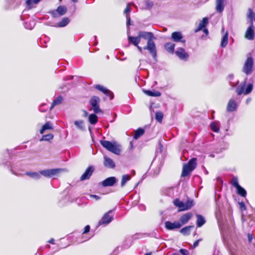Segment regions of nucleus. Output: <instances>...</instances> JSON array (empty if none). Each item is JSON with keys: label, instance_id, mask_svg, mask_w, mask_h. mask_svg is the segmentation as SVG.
Returning a JSON list of instances; mask_svg holds the SVG:
<instances>
[{"label": "nucleus", "instance_id": "5", "mask_svg": "<svg viewBox=\"0 0 255 255\" xmlns=\"http://www.w3.org/2000/svg\"><path fill=\"white\" fill-rule=\"evenodd\" d=\"M253 58L251 57H248L244 64L243 71L246 75L251 74L253 72Z\"/></svg>", "mask_w": 255, "mask_h": 255}, {"label": "nucleus", "instance_id": "56", "mask_svg": "<svg viewBox=\"0 0 255 255\" xmlns=\"http://www.w3.org/2000/svg\"><path fill=\"white\" fill-rule=\"evenodd\" d=\"M179 252L182 255H188L189 253L187 250L185 249H180L179 251Z\"/></svg>", "mask_w": 255, "mask_h": 255}, {"label": "nucleus", "instance_id": "3", "mask_svg": "<svg viewBox=\"0 0 255 255\" xmlns=\"http://www.w3.org/2000/svg\"><path fill=\"white\" fill-rule=\"evenodd\" d=\"M174 204L178 207L179 211H182L191 209L194 205V202L193 200L189 199L186 202H184L178 199H176L174 201Z\"/></svg>", "mask_w": 255, "mask_h": 255}, {"label": "nucleus", "instance_id": "15", "mask_svg": "<svg viewBox=\"0 0 255 255\" xmlns=\"http://www.w3.org/2000/svg\"><path fill=\"white\" fill-rule=\"evenodd\" d=\"M141 10H150L153 6V2L149 0H146L139 4Z\"/></svg>", "mask_w": 255, "mask_h": 255}, {"label": "nucleus", "instance_id": "53", "mask_svg": "<svg viewBox=\"0 0 255 255\" xmlns=\"http://www.w3.org/2000/svg\"><path fill=\"white\" fill-rule=\"evenodd\" d=\"M49 13L51 14V15L52 16V17L55 18L58 17L59 15L58 12L57 11V10H52L51 11L49 12Z\"/></svg>", "mask_w": 255, "mask_h": 255}, {"label": "nucleus", "instance_id": "57", "mask_svg": "<svg viewBox=\"0 0 255 255\" xmlns=\"http://www.w3.org/2000/svg\"><path fill=\"white\" fill-rule=\"evenodd\" d=\"M90 226L89 225H87L85 228H84V232H83V234H87V233H88L89 231H90Z\"/></svg>", "mask_w": 255, "mask_h": 255}, {"label": "nucleus", "instance_id": "7", "mask_svg": "<svg viewBox=\"0 0 255 255\" xmlns=\"http://www.w3.org/2000/svg\"><path fill=\"white\" fill-rule=\"evenodd\" d=\"M61 170L60 169H48L40 170V174L47 178H51L57 175Z\"/></svg>", "mask_w": 255, "mask_h": 255}, {"label": "nucleus", "instance_id": "27", "mask_svg": "<svg viewBox=\"0 0 255 255\" xmlns=\"http://www.w3.org/2000/svg\"><path fill=\"white\" fill-rule=\"evenodd\" d=\"M144 93L151 97H159L161 96V93L157 91L143 90Z\"/></svg>", "mask_w": 255, "mask_h": 255}, {"label": "nucleus", "instance_id": "36", "mask_svg": "<svg viewBox=\"0 0 255 255\" xmlns=\"http://www.w3.org/2000/svg\"><path fill=\"white\" fill-rule=\"evenodd\" d=\"M144 130L142 128H138L135 131V133L133 138L135 139H137L140 136L144 134Z\"/></svg>", "mask_w": 255, "mask_h": 255}, {"label": "nucleus", "instance_id": "48", "mask_svg": "<svg viewBox=\"0 0 255 255\" xmlns=\"http://www.w3.org/2000/svg\"><path fill=\"white\" fill-rule=\"evenodd\" d=\"M126 19H127V26L128 27V29H129V26L132 24L131 23V20L130 18V15L129 14H126Z\"/></svg>", "mask_w": 255, "mask_h": 255}, {"label": "nucleus", "instance_id": "9", "mask_svg": "<svg viewBox=\"0 0 255 255\" xmlns=\"http://www.w3.org/2000/svg\"><path fill=\"white\" fill-rule=\"evenodd\" d=\"M175 54L180 60L186 61L189 58L188 54L183 48H178L175 51Z\"/></svg>", "mask_w": 255, "mask_h": 255}, {"label": "nucleus", "instance_id": "58", "mask_svg": "<svg viewBox=\"0 0 255 255\" xmlns=\"http://www.w3.org/2000/svg\"><path fill=\"white\" fill-rule=\"evenodd\" d=\"M201 240H202L201 239H199V240H198L196 241L194 243V244H193V245L192 248H195L196 247H197L198 246L199 242H200Z\"/></svg>", "mask_w": 255, "mask_h": 255}, {"label": "nucleus", "instance_id": "2", "mask_svg": "<svg viewBox=\"0 0 255 255\" xmlns=\"http://www.w3.org/2000/svg\"><path fill=\"white\" fill-rule=\"evenodd\" d=\"M196 158H191L187 164H184L183 167L181 176L186 177L193 171L197 166Z\"/></svg>", "mask_w": 255, "mask_h": 255}, {"label": "nucleus", "instance_id": "63", "mask_svg": "<svg viewBox=\"0 0 255 255\" xmlns=\"http://www.w3.org/2000/svg\"><path fill=\"white\" fill-rule=\"evenodd\" d=\"M2 164L7 166V167H9L10 165L9 162H8L7 161H5V162H3Z\"/></svg>", "mask_w": 255, "mask_h": 255}, {"label": "nucleus", "instance_id": "8", "mask_svg": "<svg viewBox=\"0 0 255 255\" xmlns=\"http://www.w3.org/2000/svg\"><path fill=\"white\" fill-rule=\"evenodd\" d=\"M182 227V225L178 221L171 222L170 221H166L165 222V228L167 230H174L180 229Z\"/></svg>", "mask_w": 255, "mask_h": 255}, {"label": "nucleus", "instance_id": "40", "mask_svg": "<svg viewBox=\"0 0 255 255\" xmlns=\"http://www.w3.org/2000/svg\"><path fill=\"white\" fill-rule=\"evenodd\" d=\"M101 144L106 149L108 150L112 142L108 140H100Z\"/></svg>", "mask_w": 255, "mask_h": 255}, {"label": "nucleus", "instance_id": "19", "mask_svg": "<svg viewBox=\"0 0 255 255\" xmlns=\"http://www.w3.org/2000/svg\"><path fill=\"white\" fill-rule=\"evenodd\" d=\"M108 150L117 155L120 154L121 152L120 148L115 143H112Z\"/></svg>", "mask_w": 255, "mask_h": 255}, {"label": "nucleus", "instance_id": "46", "mask_svg": "<svg viewBox=\"0 0 255 255\" xmlns=\"http://www.w3.org/2000/svg\"><path fill=\"white\" fill-rule=\"evenodd\" d=\"M95 88L100 91L101 92H103L104 94L105 93V92H108L107 91V89L104 87H103V86H101L100 85H96L95 86Z\"/></svg>", "mask_w": 255, "mask_h": 255}, {"label": "nucleus", "instance_id": "12", "mask_svg": "<svg viewBox=\"0 0 255 255\" xmlns=\"http://www.w3.org/2000/svg\"><path fill=\"white\" fill-rule=\"evenodd\" d=\"M117 182V179L115 177H110L107 178L102 182L103 187L113 186Z\"/></svg>", "mask_w": 255, "mask_h": 255}, {"label": "nucleus", "instance_id": "59", "mask_svg": "<svg viewBox=\"0 0 255 255\" xmlns=\"http://www.w3.org/2000/svg\"><path fill=\"white\" fill-rule=\"evenodd\" d=\"M248 238L249 242H251L253 239V235L251 234H249L248 235Z\"/></svg>", "mask_w": 255, "mask_h": 255}, {"label": "nucleus", "instance_id": "43", "mask_svg": "<svg viewBox=\"0 0 255 255\" xmlns=\"http://www.w3.org/2000/svg\"><path fill=\"white\" fill-rule=\"evenodd\" d=\"M163 117V114L161 112H156L155 114V119L159 123H161Z\"/></svg>", "mask_w": 255, "mask_h": 255}, {"label": "nucleus", "instance_id": "10", "mask_svg": "<svg viewBox=\"0 0 255 255\" xmlns=\"http://www.w3.org/2000/svg\"><path fill=\"white\" fill-rule=\"evenodd\" d=\"M94 171V168L92 166H89L85 172L80 177V180L84 181L90 179Z\"/></svg>", "mask_w": 255, "mask_h": 255}, {"label": "nucleus", "instance_id": "64", "mask_svg": "<svg viewBox=\"0 0 255 255\" xmlns=\"http://www.w3.org/2000/svg\"><path fill=\"white\" fill-rule=\"evenodd\" d=\"M55 240L54 239H51L49 241H48V243L51 244H54Z\"/></svg>", "mask_w": 255, "mask_h": 255}, {"label": "nucleus", "instance_id": "52", "mask_svg": "<svg viewBox=\"0 0 255 255\" xmlns=\"http://www.w3.org/2000/svg\"><path fill=\"white\" fill-rule=\"evenodd\" d=\"M232 185L235 187L236 188H238L239 186H240V185H239V183H238V179L237 178H234L233 179V181H232Z\"/></svg>", "mask_w": 255, "mask_h": 255}, {"label": "nucleus", "instance_id": "13", "mask_svg": "<svg viewBox=\"0 0 255 255\" xmlns=\"http://www.w3.org/2000/svg\"><path fill=\"white\" fill-rule=\"evenodd\" d=\"M192 217L193 214L192 213H187L180 217L179 221L178 222L180 223V224L182 225V226L183 225L186 224Z\"/></svg>", "mask_w": 255, "mask_h": 255}, {"label": "nucleus", "instance_id": "31", "mask_svg": "<svg viewBox=\"0 0 255 255\" xmlns=\"http://www.w3.org/2000/svg\"><path fill=\"white\" fill-rule=\"evenodd\" d=\"M70 22V19L67 17H65L57 23V26L60 27H62L66 26Z\"/></svg>", "mask_w": 255, "mask_h": 255}, {"label": "nucleus", "instance_id": "41", "mask_svg": "<svg viewBox=\"0 0 255 255\" xmlns=\"http://www.w3.org/2000/svg\"><path fill=\"white\" fill-rule=\"evenodd\" d=\"M234 75L232 74H230L228 76V80L229 81L230 85L233 87H235L239 84V81H237L236 83H234L232 81L233 80Z\"/></svg>", "mask_w": 255, "mask_h": 255}, {"label": "nucleus", "instance_id": "21", "mask_svg": "<svg viewBox=\"0 0 255 255\" xmlns=\"http://www.w3.org/2000/svg\"><path fill=\"white\" fill-rule=\"evenodd\" d=\"M196 218H197V221H196V224L197 227H202L205 223L206 220L204 217L199 214H196Z\"/></svg>", "mask_w": 255, "mask_h": 255}, {"label": "nucleus", "instance_id": "29", "mask_svg": "<svg viewBox=\"0 0 255 255\" xmlns=\"http://www.w3.org/2000/svg\"><path fill=\"white\" fill-rule=\"evenodd\" d=\"M246 82L244 81L241 85L237 87L236 89V92L238 95H241L245 92V88L246 87Z\"/></svg>", "mask_w": 255, "mask_h": 255}, {"label": "nucleus", "instance_id": "37", "mask_svg": "<svg viewBox=\"0 0 255 255\" xmlns=\"http://www.w3.org/2000/svg\"><path fill=\"white\" fill-rule=\"evenodd\" d=\"M89 121L92 125L96 124L98 122V117L95 114L90 115L89 117Z\"/></svg>", "mask_w": 255, "mask_h": 255}, {"label": "nucleus", "instance_id": "35", "mask_svg": "<svg viewBox=\"0 0 255 255\" xmlns=\"http://www.w3.org/2000/svg\"><path fill=\"white\" fill-rule=\"evenodd\" d=\"M56 10L59 16L64 15L67 11V8L65 6L63 5L59 6Z\"/></svg>", "mask_w": 255, "mask_h": 255}, {"label": "nucleus", "instance_id": "4", "mask_svg": "<svg viewBox=\"0 0 255 255\" xmlns=\"http://www.w3.org/2000/svg\"><path fill=\"white\" fill-rule=\"evenodd\" d=\"M100 102V98L97 96H93L91 97L90 100V104L91 105L92 109L93 110L95 114H98L99 113H102V110L100 109L99 107V104Z\"/></svg>", "mask_w": 255, "mask_h": 255}, {"label": "nucleus", "instance_id": "34", "mask_svg": "<svg viewBox=\"0 0 255 255\" xmlns=\"http://www.w3.org/2000/svg\"><path fill=\"white\" fill-rule=\"evenodd\" d=\"M228 42V32H226V33L224 35V36L222 37L221 43V46L223 48L225 47Z\"/></svg>", "mask_w": 255, "mask_h": 255}, {"label": "nucleus", "instance_id": "17", "mask_svg": "<svg viewBox=\"0 0 255 255\" xmlns=\"http://www.w3.org/2000/svg\"><path fill=\"white\" fill-rule=\"evenodd\" d=\"M255 35L254 27H249L245 33V37L248 40H252L255 38Z\"/></svg>", "mask_w": 255, "mask_h": 255}, {"label": "nucleus", "instance_id": "28", "mask_svg": "<svg viewBox=\"0 0 255 255\" xmlns=\"http://www.w3.org/2000/svg\"><path fill=\"white\" fill-rule=\"evenodd\" d=\"M165 49L171 53H173L174 51L175 44L171 42H167L164 44Z\"/></svg>", "mask_w": 255, "mask_h": 255}, {"label": "nucleus", "instance_id": "50", "mask_svg": "<svg viewBox=\"0 0 255 255\" xmlns=\"http://www.w3.org/2000/svg\"><path fill=\"white\" fill-rule=\"evenodd\" d=\"M107 91L108 92H105V94L108 96V97H110V100H112L113 98H114V94L111 91H110L109 90L107 89Z\"/></svg>", "mask_w": 255, "mask_h": 255}, {"label": "nucleus", "instance_id": "54", "mask_svg": "<svg viewBox=\"0 0 255 255\" xmlns=\"http://www.w3.org/2000/svg\"><path fill=\"white\" fill-rule=\"evenodd\" d=\"M130 11H131V8L129 6V3H128L127 4V7L124 10V13L126 14H128V13L130 12Z\"/></svg>", "mask_w": 255, "mask_h": 255}, {"label": "nucleus", "instance_id": "61", "mask_svg": "<svg viewBox=\"0 0 255 255\" xmlns=\"http://www.w3.org/2000/svg\"><path fill=\"white\" fill-rule=\"evenodd\" d=\"M91 197L94 198L96 200L100 199V197L96 195H91Z\"/></svg>", "mask_w": 255, "mask_h": 255}, {"label": "nucleus", "instance_id": "55", "mask_svg": "<svg viewBox=\"0 0 255 255\" xmlns=\"http://www.w3.org/2000/svg\"><path fill=\"white\" fill-rule=\"evenodd\" d=\"M239 205L242 211H244L246 209V205L244 202H240Z\"/></svg>", "mask_w": 255, "mask_h": 255}, {"label": "nucleus", "instance_id": "16", "mask_svg": "<svg viewBox=\"0 0 255 255\" xmlns=\"http://www.w3.org/2000/svg\"><path fill=\"white\" fill-rule=\"evenodd\" d=\"M104 165L105 167L109 168H114L116 167V164L114 161L110 158L104 156Z\"/></svg>", "mask_w": 255, "mask_h": 255}, {"label": "nucleus", "instance_id": "20", "mask_svg": "<svg viewBox=\"0 0 255 255\" xmlns=\"http://www.w3.org/2000/svg\"><path fill=\"white\" fill-rule=\"evenodd\" d=\"M108 150L117 155L120 154L121 152L120 148L115 143H112Z\"/></svg>", "mask_w": 255, "mask_h": 255}, {"label": "nucleus", "instance_id": "60", "mask_svg": "<svg viewBox=\"0 0 255 255\" xmlns=\"http://www.w3.org/2000/svg\"><path fill=\"white\" fill-rule=\"evenodd\" d=\"M254 19H249L248 22L250 24V26L249 27H254Z\"/></svg>", "mask_w": 255, "mask_h": 255}, {"label": "nucleus", "instance_id": "6", "mask_svg": "<svg viewBox=\"0 0 255 255\" xmlns=\"http://www.w3.org/2000/svg\"><path fill=\"white\" fill-rule=\"evenodd\" d=\"M113 210H110L105 213L101 220L99 222V225H107L111 223L113 219Z\"/></svg>", "mask_w": 255, "mask_h": 255}, {"label": "nucleus", "instance_id": "14", "mask_svg": "<svg viewBox=\"0 0 255 255\" xmlns=\"http://www.w3.org/2000/svg\"><path fill=\"white\" fill-rule=\"evenodd\" d=\"M238 107V104L233 99H231L227 106V111L229 112H232L236 110Z\"/></svg>", "mask_w": 255, "mask_h": 255}, {"label": "nucleus", "instance_id": "11", "mask_svg": "<svg viewBox=\"0 0 255 255\" xmlns=\"http://www.w3.org/2000/svg\"><path fill=\"white\" fill-rule=\"evenodd\" d=\"M183 35L181 32H173L171 34V39L175 42H181L183 43H185L186 40L185 39H183Z\"/></svg>", "mask_w": 255, "mask_h": 255}, {"label": "nucleus", "instance_id": "18", "mask_svg": "<svg viewBox=\"0 0 255 255\" xmlns=\"http://www.w3.org/2000/svg\"><path fill=\"white\" fill-rule=\"evenodd\" d=\"M208 23V18L207 17H204L203 18L202 20L201 21L199 24L198 28L195 29V32H197L203 28H205L207 24Z\"/></svg>", "mask_w": 255, "mask_h": 255}, {"label": "nucleus", "instance_id": "22", "mask_svg": "<svg viewBox=\"0 0 255 255\" xmlns=\"http://www.w3.org/2000/svg\"><path fill=\"white\" fill-rule=\"evenodd\" d=\"M128 40L129 42L131 43L135 46H137V45H138L140 41V38L138 35L136 37L128 36Z\"/></svg>", "mask_w": 255, "mask_h": 255}, {"label": "nucleus", "instance_id": "47", "mask_svg": "<svg viewBox=\"0 0 255 255\" xmlns=\"http://www.w3.org/2000/svg\"><path fill=\"white\" fill-rule=\"evenodd\" d=\"M48 108V106L46 104H42L40 105L39 107V111L41 112H45L47 111Z\"/></svg>", "mask_w": 255, "mask_h": 255}, {"label": "nucleus", "instance_id": "23", "mask_svg": "<svg viewBox=\"0 0 255 255\" xmlns=\"http://www.w3.org/2000/svg\"><path fill=\"white\" fill-rule=\"evenodd\" d=\"M194 227V226H186L180 230V233L184 236H188L190 234L191 229H192Z\"/></svg>", "mask_w": 255, "mask_h": 255}, {"label": "nucleus", "instance_id": "26", "mask_svg": "<svg viewBox=\"0 0 255 255\" xmlns=\"http://www.w3.org/2000/svg\"><path fill=\"white\" fill-rule=\"evenodd\" d=\"M210 128L213 131L218 132L220 130V123L218 121H214L211 123Z\"/></svg>", "mask_w": 255, "mask_h": 255}, {"label": "nucleus", "instance_id": "45", "mask_svg": "<svg viewBox=\"0 0 255 255\" xmlns=\"http://www.w3.org/2000/svg\"><path fill=\"white\" fill-rule=\"evenodd\" d=\"M253 85L251 83L247 85V87L245 90L244 94L245 95H248L250 94L253 90Z\"/></svg>", "mask_w": 255, "mask_h": 255}, {"label": "nucleus", "instance_id": "1", "mask_svg": "<svg viewBox=\"0 0 255 255\" xmlns=\"http://www.w3.org/2000/svg\"><path fill=\"white\" fill-rule=\"evenodd\" d=\"M138 35L141 39L142 38L147 40V45L143 47L144 50H147L152 55L154 59L156 60L157 51L156 46L153 39H155L153 33L151 32L140 31Z\"/></svg>", "mask_w": 255, "mask_h": 255}, {"label": "nucleus", "instance_id": "32", "mask_svg": "<svg viewBox=\"0 0 255 255\" xmlns=\"http://www.w3.org/2000/svg\"><path fill=\"white\" fill-rule=\"evenodd\" d=\"M74 125L79 129H80L82 131H84L85 130L84 122L83 121H82V120L75 121L74 122Z\"/></svg>", "mask_w": 255, "mask_h": 255}, {"label": "nucleus", "instance_id": "62", "mask_svg": "<svg viewBox=\"0 0 255 255\" xmlns=\"http://www.w3.org/2000/svg\"><path fill=\"white\" fill-rule=\"evenodd\" d=\"M139 208L140 210L145 211L146 210V207L144 205L141 204L139 205Z\"/></svg>", "mask_w": 255, "mask_h": 255}, {"label": "nucleus", "instance_id": "44", "mask_svg": "<svg viewBox=\"0 0 255 255\" xmlns=\"http://www.w3.org/2000/svg\"><path fill=\"white\" fill-rule=\"evenodd\" d=\"M53 138V135L52 134H48L46 135H44L42 136L40 141L45 140V141H49L51 139H52Z\"/></svg>", "mask_w": 255, "mask_h": 255}, {"label": "nucleus", "instance_id": "24", "mask_svg": "<svg viewBox=\"0 0 255 255\" xmlns=\"http://www.w3.org/2000/svg\"><path fill=\"white\" fill-rule=\"evenodd\" d=\"M224 0H216V10L218 12H222L224 9Z\"/></svg>", "mask_w": 255, "mask_h": 255}, {"label": "nucleus", "instance_id": "38", "mask_svg": "<svg viewBox=\"0 0 255 255\" xmlns=\"http://www.w3.org/2000/svg\"><path fill=\"white\" fill-rule=\"evenodd\" d=\"M237 193L242 197H246L247 195V192L246 190L242 186H240L236 188Z\"/></svg>", "mask_w": 255, "mask_h": 255}, {"label": "nucleus", "instance_id": "25", "mask_svg": "<svg viewBox=\"0 0 255 255\" xmlns=\"http://www.w3.org/2000/svg\"><path fill=\"white\" fill-rule=\"evenodd\" d=\"M63 100V97L61 96H59L57 97L54 100H53L51 106L50 107V110H51L55 106L61 104Z\"/></svg>", "mask_w": 255, "mask_h": 255}, {"label": "nucleus", "instance_id": "51", "mask_svg": "<svg viewBox=\"0 0 255 255\" xmlns=\"http://www.w3.org/2000/svg\"><path fill=\"white\" fill-rule=\"evenodd\" d=\"M216 217L218 220V223H219V227L220 228V229L223 231H226V228L224 226V225H222L221 223V222L219 221V218H218V213L217 212L216 213Z\"/></svg>", "mask_w": 255, "mask_h": 255}, {"label": "nucleus", "instance_id": "42", "mask_svg": "<svg viewBox=\"0 0 255 255\" xmlns=\"http://www.w3.org/2000/svg\"><path fill=\"white\" fill-rule=\"evenodd\" d=\"M247 17L249 19H254L255 18V13L251 8L248 9Z\"/></svg>", "mask_w": 255, "mask_h": 255}, {"label": "nucleus", "instance_id": "30", "mask_svg": "<svg viewBox=\"0 0 255 255\" xmlns=\"http://www.w3.org/2000/svg\"><path fill=\"white\" fill-rule=\"evenodd\" d=\"M25 174L36 180L39 179L41 177L40 173L36 172H26Z\"/></svg>", "mask_w": 255, "mask_h": 255}, {"label": "nucleus", "instance_id": "33", "mask_svg": "<svg viewBox=\"0 0 255 255\" xmlns=\"http://www.w3.org/2000/svg\"><path fill=\"white\" fill-rule=\"evenodd\" d=\"M131 179V177L130 175L128 174H124L122 176V181L121 183V186L122 187L125 186L126 184L128 181L130 180Z\"/></svg>", "mask_w": 255, "mask_h": 255}, {"label": "nucleus", "instance_id": "39", "mask_svg": "<svg viewBox=\"0 0 255 255\" xmlns=\"http://www.w3.org/2000/svg\"><path fill=\"white\" fill-rule=\"evenodd\" d=\"M52 128V127L51 124L49 122L46 123L44 124L40 130V133L42 134L44 131L47 129H51Z\"/></svg>", "mask_w": 255, "mask_h": 255}, {"label": "nucleus", "instance_id": "49", "mask_svg": "<svg viewBox=\"0 0 255 255\" xmlns=\"http://www.w3.org/2000/svg\"><path fill=\"white\" fill-rule=\"evenodd\" d=\"M41 0H27L26 3L28 5H30L32 3L37 4Z\"/></svg>", "mask_w": 255, "mask_h": 255}]
</instances>
